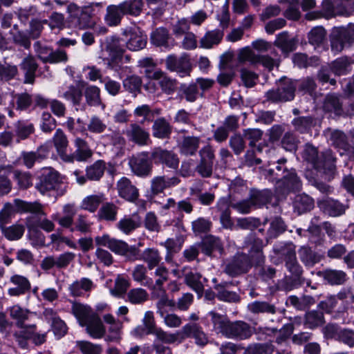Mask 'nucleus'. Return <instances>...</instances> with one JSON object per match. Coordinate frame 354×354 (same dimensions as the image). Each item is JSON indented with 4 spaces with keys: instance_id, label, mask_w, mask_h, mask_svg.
Instances as JSON below:
<instances>
[{
    "instance_id": "obj_1",
    "label": "nucleus",
    "mask_w": 354,
    "mask_h": 354,
    "mask_svg": "<svg viewBox=\"0 0 354 354\" xmlns=\"http://www.w3.org/2000/svg\"><path fill=\"white\" fill-rule=\"evenodd\" d=\"M263 241L249 234L244 241V248L248 250V255L238 253L229 261L225 268V272L235 277L247 272L253 265L261 266L265 261L263 254Z\"/></svg>"
},
{
    "instance_id": "obj_2",
    "label": "nucleus",
    "mask_w": 354,
    "mask_h": 354,
    "mask_svg": "<svg viewBox=\"0 0 354 354\" xmlns=\"http://www.w3.org/2000/svg\"><path fill=\"white\" fill-rule=\"evenodd\" d=\"M71 312L75 316L80 326L85 327L86 333L93 339H102L106 333L98 314L93 310L87 304L73 302Z\"/></svg>"
},
{
    "instance_id": "obj_3",
    "label": "nucleus",
    "mask_w": 354,
    "mask_h": 354,
    "mask_svg": "<svg viewBox=\"0 0 354 354\" xmlns=\"http://www.w3.org/2000/svg\"><path fill=\"white\" fill-rule=\"evenodd\" d=\"M285 162L284 159L278 160L275 169H270L268 171L276 181L275 192L279 198L290 191H299L301 188V182L295 170H287L283 166Z\"/></svg>"
},
{
    "instance_id": "obj_4",
    "label": "nucleus",
    "mask_w": 354,
    "mask_h": 354,
    "mask_svg": "<svg viewBox=\"0 0 354 354\" xmlns=\"http://www.w3.org/2000/svg\"><path fill=\"white\" fill-rule=\"evenodd\" d=\"M302 157L319 171L333 174L335 170V158L330 150H326L319 156L316 147L306 144Z\"/></svg>"
},
{
    "instance_id": "obj_5",
    "label": "nucleus",
    "mask_w": 354,
    "mask_h": 354,
    "mask_svg": "<svg viewBox=\"0 0 354 354\" xmlns=\"http://www.w3.org/2000/svg\"><path fill=\"white\" fill-rule=\"evenodd\" d=\"M9 313L10 317L16 320V325L20 329V335L24 339L30 337L33 333L36 331L37 326L35 324L26 322L31 321L32 318L35 316V313L23 308L19 305L12 306Z\"/></svg>"
},
{
    "instance_id": "obj_6",
    "label": "nucleus",
    "mask_w": 354,
    "mask_h": 354,
    "mask_svg": "<svg viewBox=\"0 0 354 354\" xmlns=\"http://www.w3.org/2000/svg\"><path fill=\"white\" fill-rule=\"evenodd\" d=\"M62 185V178L59 174L51 167L44 168L39 177V182L35 188L42 195H51V193L57 191Z\"/></svg>"
},
{
    "instance_id": "obj_7",
    "label": "nucleus",
    "mask_w": 354,
    "mask_h": 354,
    "mask_svg": "<svg viewBox=\"0 0 354 354\" xmlns=\"http://www.w3.org/2000/svg\"><path fill=\"white\" fill-rule=\"evenodd\" d=\"M296 84L297 82H295L294 80L282 78L277 84V88L268 91L266 97L268 100L272 102L292 100L295 97Z\"/></svg>"
},
{
    "instance_id": "obj_8",
    "label": "nucleus",
    "mask_w": 354,
    "mask_h": 354,
    "mask_svg": "<svg viewBox=\"0 0 354 354\" xmlns=\"http://www.w3.org/2000/svg\"><path fill=\"white\" fill-rule=\"evenodd\" d=\"M103 8L104 3L102 2L92 3L83 8H80L75 3H71L68 6V10L71 13H80L78 26L80 28H86L91 24L89 19L100 15L103 11Z\"/></svg>"
},
{
    "instance_id": "obj_9",
    "label": "nucleus",
    "mask_w": 354,
    "mask_h": 354,
    "mask_svg": "<svg viewBox=\"0 0 354 354\" xmlns=\"http://www.w3.org/2000/svg\"><path fill=\"white\" fill-rule=\"evenodd\" d=\"M126 41L123 38L116 36L109 37L106 40L105 50L109 57L104 59L107 61L109 66L115 68L121 61L125 51Z\"/></svg>"
},
{
    "instance_id": "obj_10",
    "label": "nucleus",
    "mask_w": 354,
    "mask_h": 354,
    "mask_svg": "<svg viewBox=\"0 0 354 354\" xmlns=\"http://www.w3.org/2000/svg\"><path fill=\"white\" fill-rule=\"evenodd\" d=\"M132 172L138 176L145 177L150 175L152 163L148 152H140L133 155L129 160Z\"/></svg>"
},
{
    "instance_id": "obj_11",
    "label": "nucleus",
    "mask_w": 354,
    "mask_h": 354,
    "mask_svg": "<svg viewBox=\"0 0 354 354\" xmlns=\"http://www.w3.org/2000/svg\"><path fill=\"white\" fill-rule=\"evenodd\" d=\"M354 41V25L346 28H339L333 31L331 39V48L335 52H340L346 44Z\"/></svg>"
},
{
    "instance_id": "obj_12",
    "label": "nucleus",
    "mask_w": 354,
    "mask_h": 354,
    "mask_svg": "<svg viewBox=\"0 0 354 354\" xmlns=\"http://www.w3.org/2000/svg\"><path fill=\"white\" fill-rule=\"evenodd\" d=\"M124 133L129 142L139 146H147L151 142L149 131L136 122L131 123L124 131Z\"/></svg>"
},
{
    "instance_id": "obj_13",
    "label": "nucleus",
    "mask_w": 354,
    "mask_h": 354,
    "mask_svg": "<svg viewBox=\"0 0 354 354\" xmlns=\"http://www.w3.org/2000/svg\"><path fill=\"white\" fill-rule=\"evenodd\" d=\"M122 35L125 37L126 47L130 50H139L146 46L147 35L138 28H127Z\"/></svg>"
},
{
    "instance_id": "obj_14",
    "label": "nucleus",
    "mask_w": 354,
    "mask_h": 354,
    "mask_svg": "<svg viewBox=\"0 0 354 354\" xmlns=\"http://www.w3.org/2000/svg\"><path fill=\"white\" fill-rule=\"evenodd\" d=\"M166 66L169 71L176 72L180 77L189 75L192 71L190 59L185 54L179 57L175 55L168 56L166 59Z\"/></svg>"
},
{
    "instance_id": "obj_15",
    "label": "nucleus",
    "mask_w": 354,
    "mask_h": 354,
    "mask_svg": "<svg viewBox=\"0 0 354 354\" xmlns=\"http://www.w3.org/2000/svg\"><path fill=\"white\" fill-rule=\"evenodd\" d=\"M74 145L75 147V151L71 154L65 156L64 162H73L75 160L84 162L86 161L92 156V150L90 149L88 144L86 140L80 138H76L74 140Z\"/></svg>"
},
{
    "instance_id": "obj_16",
    "label": "nucleus",
    "mask_w": 354,
    "mask_h": 354,
    "mask_svg": "<svg viewBox=\"0 0 354 354\" xmlns=\"http://www.w3.org/2000/svg\"><path fill=\"white\" fill-rule=\"evenodd\" d=\"M104 322L109 325L107 331L108 334L103 337H104L105 341L106 342H118L121 339L123 324L119 319L115 318V317L110 314L107 313L103 315Z\"/></svg>"
},
{
    "instance_id": "obj_17",
    "label": "nucleus",
    "mask_w": 354,
    "mask_h": 354,
    "mask_svg": "<svg viewBox=\"0 0 354 354\" xmlns=\"http://www.w3.org/2000/svg\"><path fill=\"white\" fill-rule=\"evenodd\" d=\"M252 335L250 326L243 321L230 322L225 336L227 338L246 339Z\"/></svg>"
},
{
    "instance_id": "obj_18",
    "label": "nucleus",
    "mask_w": 354,
    "mask_h": 354,
    "mask_svg": "<svg viewBox=\"0 0 354 354\" xmlns=\"http://www.w3.org/2000/svg\"><path fill=\"white\" fill-rule=\"evenodd\" d=\"M151 158L155 163L165 165L171 169H176L179 165L178 156L171 151L160 148L155 149L151 153Z\"/></svg>"
},
{
    "instance_id": "obj_19",
    "label": "nucleus",
    "mask_w": 354,
    "mask_h": 354,
    "mask_svg": "<svg viewBox=\"0 0 354 354\" xmlns=\"http://www.w3.org/2000/svg\"><path fill=\"white\" fill-rule=\"evenodd\" d=\"M183 337H193L195 344L198 346H204L208 343V337L197 324H185L181 329Z\"/></svg>"
},
{
    "instance_id": "obj_20",
    "label": "nucleus",
    "mask_w": 354,
    "mask_h": 354,
    "mask_svg": "<svg viewBox=\"0 0 354 354\" xmlns=\"http://www.w3.org/2000/svg\"><path fill=\"white\" fill-rule=\"evenodd\" d=\"M10 283L15 287L8 290V294L12 297H19L26 294L31 289V283L28 278L20 274H14L10 277Z\"/></svg>"
},
{
    "instance_id": "obj_21",
    "label": "nucleus",
    "mask_w": 354,
    "mask_h": 354,
    "mask_svg": "<svg viewBox=\"0 0 354 354\" xmlns=\"http://www.w3.org/2000/svg\"><path fill=\"white\" fill-rule=\"evenodd\" d=\"M116 187L119 196L128 201L133 202L139 196L138 189L126 177L120 178L118 181Z\"/></svg>"
},
{
    "instance_id": "obj_22",
    "label": "nucleus",
    "mask_w": 354,
    "mask_h": 354,
    "mask_svg": "<svg viewBox=\"0 0 354 354\" xmlns=\"http://www.w3.org/2000/svg\"><path fill=\"white\" fill-rule=\"evenodd\" d=\"M319 208L330 216H339L345 213L346 207L338 201L326 198L318 201Z\"/></svg>"
},
{
    "instance_id": "obj_23",
    "label": "nucleus",
    "mask_w": 354,
    "mask_h": 354,
    "mask_svg": "<svg viewBox=\"0 0 354 354\" xmlns=\"http://www.w3.org/2000/svg\"><path fill=\"white\" fill-rule=\"evenodd\" d=\"M297 42L296 39L291 37L287 31H283L276 36L274 45L279 48L285 56H288L296 49Z\"/></svg>"
},
{
    "instance_id": "obj_24",
    "label": "nucleus",
    "mask_w": 354,
    "mask_h": 354,
    "mask_svg": "<svg viewBox=\"0 0 354 354\" xmlns=\"http://www.w3.org/2000/svg\"><path fill=\"white\" fill-rule=\"evenodd\" d=\"M179 182V179L174 176L171 178L165 176H155L151 181V192L153 195H157L165 189L178 185Z\"/></svg>"
},
{
    "instance_id": "obj_25",
    "label": "nucleus",
    "mask_w": 354,
    "mask_h": 354,
    "mask_svg": "<svg viewBox=\"0 0 354 354\" xmlns=\"http://www.w3.org/2000/svg\"><path fill=\"white\" fill-rule=\"evenodd\" d=\"M230 203L227 197H222L218 199L216 208L220 212V221L222 226L226 229H232L234 225L231 218V212L230 209Z\"/></svg>"
},
{
    "instance_id": "obj_26",
    "label": "nucleus",
    "mask_w": 354,
    "mask_h": 354,
    "mask_svg": "<svg viewBox=\"0 0 354 354\" xmlns=\"http://www.w3.org/2000/svg\"><path fill=\"white\" fill-rule=\"evenodd\" d=\"M146 263L149 270L154 269L160 264L162 257L159 250L155 248H147L145 249L138 259Z\"/></svg>"
},
{
    "instance_id": "obj_27",
    "label": "nucleus",
    "mask_w": 354,
    "mask_h": 354,
    "mask_svg": "<svg viewBox=\"0 0 354 354\" xmlns=\"http://www.w3.org/2000/svg\"><path fill=\"white\" fill-rule=\"evenodd\" d=\"M14 205L17 212L24 213H32L39 216H46V213L44 212L43 205L37 202H27L19 198L14 200Z\"/></svg>"
},
{
    "instance_id": "obj_28",
    "label": "nucleus",
    "mask_w": 354,
    "mask_h": 354,
    "mask_svg": "<svg viewBox=\"0 0 354 354\" xmlns=\"http://www.w3.org/2000/svg\"><path fill=\"white\" fill-rule=\"evenodd\" d=\"M223 35V30L214 29L209 30L200 39V47L207 49L212 48L221 43Z\"/></svg>"
},
{
    "instance_id": "obj_29",
    "label": "nucleus",
    "mask_w": 354,
    "mask_h": 354,
    "mask_svg": "<svg viewBox=\"0 0 354 354\" xmlns=\"http://www.w3.org/2000/svg\"><path fill=\"white\" fill-rule=\"evenodd\" d=\"M298 254L300 261L308 268L313 267L322 260V256L308 246H301L298 250Z\"/></svg>"
},
{
    "instance_id": "obj_30",
    "label": "nucleus",
    "mask_w": 354,
    "mask_h": 354,
    "mask_svg": "<svg viewBox=\"0 0 354 354\" xmlns=\"http://www.w3.org/2000/svg\"><path fill=\"white\" fill-rule=\"evenodd\" d=\"M125 15L121 3L118 5H110L106 8L104 20L108 26H116L120 24L122 18Z\"/></svg>"
},
{
    "instance_id": "obj_31",
    "label": "nucleus",
    "mask_w": 354,
    "mask_h": 354,
    "mask_svg": "<svg viewBox=\"0 0 354 354\" xmlns=\"http://www.w3.org/2000/svg\"><path fill=\"white\" fill-rule=\"evenodd\" d=\"M152 133L157 138H167L171 133V126L165 118H158L152 125Z\"/></svg>"
},
{
    "instance_id": "obj_32",
    "label": "nucleus",
    "mask_w": 354,
    "mask_h": 354,
    "mask_svg": "<svg viewBox=\"0 0 354 354\" xmlns=\"http://www.w3.org/2000/svg\"><path fill=\"white\" fill-rule=\"evenodd\" d=\"M141 225V218L138 214L124 216L118 223V228L126 234H129Z\"/></svg>"
},
{
    "instance_id": "obj_33",
    "label": "nucleus",
    "mask_w": 354,
    "mask_h": 354,
    "mask_svg": "<svg viewBox=\"0 0 354 354\" xmlns=\"http://www.w3.org/2000/svg\"><path fill=\"white\" fill-rule=\"evenodd\" d=\"M249 198L253 207H261L271 201L272 193L268 189H252Z\"/></svg>"
},
{
    "instance_id": "obj_34",
    "label": "nucleus",
    "mask_w": 354,
    "mask_h": 354,
    "mask_svg": "<svg viewBox=\"0 0 354 354\" xmlns=\"http://www.w3.org/2000/svg\"><path fill=\"white\" fill-rule=\"evenodd\" d=\"M147 269L145 266L138 264L133 268L131 275L136 282L149 288L153 286V279L147 276Z\"/></svg>"
},
{
    "instance_id": "obj_35",
    "label": "nucleus",
    "mask_w": 354,
    "mask_h": 354,
    "mask_svg": "<svg viewBox=\"0 0 354 354\" xmlns=\"http://www.w3.org/2000/svg\"><path fill=\"white\" fill-rule=\"evenodd\" d=\"M150 77L158 81V84L164 92L170 94L175 91L176 81L167 77L162 71H155Z\"/></svg>"
},
{
    "instance_id": "obj_36",
    "label": "nucleus",
    "mask_w": 354,
    "mask_h": 354,
    "mask_svg": "<svg viewBox=\"0 0 354 354\" xmlns=\"http://www.w3.org/2000/svg\"><path fill=\"white\" fill-rule=\"evenodd\" d=\"M200 138L195 136H185L179 145L180 151L185 156H192L199 148Z\"/></svg>"
},
{
    "instance_id": "obj_37",
    "label": "nucleus",
    "mask_w": 354,
    "mask_h": 354,
    "mask_svg": "<svg viewBox=\"0 0 354 354\" xmlns=\"http://www.w3.org/2000/svg\"><path fill=\"white\" fill-rule=\"evenodd\" d=\"M318 274L330 285H341L346 280V274L342 270L328 269Z\"/></svg>"
},
{
    "instance_id": "obj_38",
    "label": "nucleus",
    "mask_w": 354,
    "mask_h": 354,
    "mask_svg": "<svg viewBox=\"0 0 354 354\" xmlns=\"http://www.w3.org/2000/svg\"><path fill=\"white\" fill-rule=\"evenodd\" d=\"M329 139L335 147L344 151L354 152V148L347 142V138L343 132L334 130L330 133Z\"/></svg>"
},
{
    "instance_id": "obj_39",
    "label": "nucleus",
    "mask_w": 354,
    "mask_h": 354,
    "mask_svg": "<svg viewBox=\"0 0 354 354\" xmlns=\"http://www.w3.org/2000/svg\"><path fill=\"white\" fill-rule=\"evenodd\" d=\"M104 201L105 197L103 193L88 195L82 200L81 208L93 213Z\"/></svg>"
},
{
    "instance_id": "obj_40",
    "label": "nucleus",
    "mask_w": 354,
    "mask_h": 354,
    "mask_svg": "<svg viewBox=\"0 0 354 354\" xmlns=\"http://www.w3.org/2000/svg\"><path fill=\"white\" fill-rule=\"evenodd\" d=\"M293 206L298 214H301L311 210L314 207V201L306 194H300L295 196Z\"/></svg>"
},
{
    "instance_id": "obj_41",
    "label": "nucleus",
    "mask_w": 354,
    "mask_h": 354,
    "mask_svg": "<svg viewBox=\"0 0 354 354\" xmlns=\"http://www.w3.org/2000/svg\"><path fill=\"white\" fill-rule=\"evenodd\" d=\"M207 316L210 317L211 322L214 326V329L218 333L225 336V331H227L230 322L227 317L214 311L208 313Z\"/></svg>"
},
{
    "instance_id": "obj_42",
    "label": "nucleus",
    "mask_w": 354,
    "mask_h": 354,
    "mask_svg": "<svg viewBox=\"0 0 354 354\" xmlns=\"http://www.w3.org/2000/svg\"><path fill=\"white\" fill-rule=\"evenodd\" d=\"M53 143L56 148L57 152L63 161H65V156H67L66 148L68 141L66 136L60 129H57L53 138Z\"/></svg>"
},
{
    "instance_id": "obj_43",
    "label": "nucleus",
    "mask_w": 354,
    "mask_h": 354,
    "mask_svg": "<svg viewBox=\"0 0 354 354\" xmlns=\"http://www.w3.org/2000/svg\"><path fill=\"white\" fill-rule=\"evenodd\" d=\"M93 287L92 281L88 278H82L74 281L69 286V291L73 297L82 296L84 292L90 291Z\"/></svg>"
},
{
    "instance_id": "obj_44",
    "label": "nucleus",
    "mask_w": 354,
    "mask_h": 354,
    "mask_svg": "<svg viewBox=\"0 0 354 354\" xmlns=\"http://www.w3.org/2000/svg\"><path fill=\"white\" fill-rule=\"evenodd\" d=\"M169 270L161 263L155 268L153 272V277H155V282L153 281V286L149 287L151 290H161L163 284L169 279Z\"/></svg>"
},
{
    "instance_id": "obj_45",
    "label": "nucleus",
    "mask_w": 354,
    "mask_h": 354,
    "mask_svg": "<svg viewBox=\"0 0 354 354\" xmlns=\"http://www.w3.org/2000/svg\"><path fill=\"white\" fill-rule=\"evenodd\" d=\"M21 68L25 71V83L32 84L35 73L37 68L35 59L32 56L25 57L21 64Z\"/></svg>"
},
{
    "instance_id": "obj_46",
    "label": "nucleus",
    "mask_w": 354,
    "mask_h": 354,
    "mask_svg": "<svg viewBox=\"0 0 354 354\" xmlns=\"http://www.w3.org/2000/svg\"><path fill=\"white\" fill-rule=\"evenodd\" d=\"M142 324L145 326V328L142 326H138L134 330L135 334L138 336H141L144 334L149 335L150 334L149 331H153L155 328H157L153 313L152 311L149 310L145 313L144 317L142 319Z\"/></svg>"
},
{
    "instance_id": "obj_47",
    "label": "nucleus",
    "mask_w": 354,
    "mask_h": 354,
    "mask_svg": "<svg viewBox=\"0 0 354 354\" xmlns=\"http://www.w3.org/2000/svg\"><path fill=\"white\" fill-rule=\"evenodd\" d=\"M84 95L86 102L89 106H98L101 105L102 109H104L105 105L102 102L100 98V90L97 86H87L85 89Z\"/></svg>"
},
{
    "instance_id": "obj_48",
    "label": "nucleus",
    "mask_w": 354,
    "mask_h": 354,
    "mask_svg": "<svg viewBox=\"0 0 354 354\" xmlns=\"http://www.w3.org/2000/svg\"><path fill=\"white\" fill-rule=\"evenodd\" d=\"M130 286L131 283L129 279L123 274H118L115 279L114 287L110 290V292L113 296L122 297Z\"/></svg>"
},
{
    "instance_id": "obj_49",
    "label": "nucleus",
    "mask_w": 354,
    "mask_h": 354,
    "mask_svg": "<svg viewBox=\"0 0 354 354\" xmlns=\"http://www.w3.org/2000/svg\"><path fill=\"white\" fill-rule=\"evenodd\" d=\"M105 168L106 165L103 160L95 162L92 165L86 168V178L91 180H99L104 175Z\"/></svg>"
},
{
    "instance_id": "obj_50",
    "label": "nucleus",
    "mask_w": 354,
    "mask_h": 354,
    "mask_svg": "<svg viewBox=\"0 0 354 354\" xmlns=\"http://www.w3.org/2000/svg\"><path fill=\"white\" fill-rule=\"evenodd\" d=\"M292 124L295 129L301 133L308 132L315 124V120L311 116H301L292 120Z\"/></svg>"
},
{
    "instance_id": "obj_51",
    "label": "nucleus",
    "mask_w": 354,
    "mask_h": 354,
    "mask_svg": "<svg viewBox=\"0 0 354 354\" xmlns=\"http://www.w3.org/2000/svg\"><path fill=\"white\" fill-rule=\"evenodd\" d=\"M248 310L253 314L270 313L274 314L276 308L266 301H255L248 305Z\"/></svg>"
},
{
    "instance_id": "obj_52",
    "label": "nucleus",
    "mask_w": 354,
    "mask_h": 354,
    "mask_svg": "<svg viewBox=\"0 0 354 354\" xmlns=\"http://www.w3.org/2000/svg\"><path fill=\"white\" fill-rule=\"evenodd\" d=\"M274 346L271 343H253L245 348L244 354H272Z\"/></svg>"
},
{
    "instance_id": "obj_53",
    "label": "nucleus",
    "mask_w": 354,
    "mask_h": 354,
    "mask_svg": "<svg viewBox=\"0 0 354 354\" xmlns=\"http://www.w3.org/2000/svg\"><path fill=\"white\" fill-rule=\"evenodd\" d=\"M201 275L197 272H190L185 274V282L198 295H201L203 292L204 286L201 281Z\"/></svg>"
},
{
    "instance_id": "obj_54",
    "label": "nucleus",
    "mask_w": 354,
    "mask_h": 354,
    "mask_svg": "<svg viewBox=\"0 0 354 354\" xmlns=\"http://www.w3.org/2000/svg\"><path fill=\"white\" fill-rule=\"evenodd\" d=\"M285 266L288 272L295 278V282L303 283L304 278L302 277L303 268L298 263L297 258L292 260H286Z\"/></svg>"
},
{
    "instance_id": "obj_55",
    "label": "nucleus",
    "mask_w": 354,
    "mask_h": 354,
    "mask_svg": "<svg viewBox=\"0 0 354 354\" xmlns=\"http://www.w3.org/2000/svg\"><path fill=\"white\" fill-rule=\"evenodd\" d=\"M123 11L126 15L138 16L142 10V0H126L121 3Z\"/></svg>"
},
{
    "instance_id": "obj_56",
    "label": "nucleus",
    "mask_w": 354,
    "mask_h": 354,
    "mask_svg": "<svg viewBox=\"0 0 354 354\" xmlns=\"http://www.w3.org/2000/svg\"><path fill=\"white\" fill-rule=\"evenodd\" d=\"M288 301L290 305L300 310H304L315 303V299L309 295H304L301 297L292 295L289 297Z\"/></svg>"
},
{
    "instance_id": "obj_57",
    "label": "nucleus",
    "mask_w": 354,
    "mask_h": 354,
    "mask_svg": "<svg viewBox=\"0 0 354 354\" xmlns=\"http://www.w3.org/2000/svg\"><path fill=\"white\" fill-rule=\"evenodd\" d=\"M127 301L132 304H141L148 299L147 292L142 288L130 290L127 293Z\"/></svg>"
},
{
    "instance_id": "obj_58",
    "label": "nucleus",
    "mask_w": 354,
    "mask_h": 354,
    "mask_svg": "<svg viewBox=\"0 0 354 354\" xmlns=\"http://www.w3.org/2000/svg\"><path fill=\"white\" fill-rule=\"evenodd\" d=\"M150 334L156 336V342L161 344H172L178 339V334L169 333L161 328L157 327L153 331H149Z\"/></svg>"
},
{
    "instance_id": "obj_59",
    "label": "nucleus",
    "mask_w": 354,
    "mask_h": 354,
    "mask_svg": "<svg viewBox=\"0 0 354 354\" xmlns=\"http://www.w3.org/2000/svg\"><path fill=\"white\" fill-rule=\"evenodd\" d=\"M13 174L14 179L17 181L19 189H26L32 186V177L29 172L15 170Z\"/></svg>"
},
{
    "instance_id": "obj_60",
    "label": "nucleus",
    "mask_w": 354,
    "mask_h": 354,
    "mask_svg": "<svg viewBox=\"0 0 354 354\" xmlns=\"http://www.w3.org/2000/svg\"><path fill=\"white\" fill-rule=\"evenodd\" d=\"M184 97L187 102H194L200 96V91L195 83L182 84L180 87Z\"/></svg>"
},
{
    "instance_id": "obj_61",
    "label": "nucleus",
    "mask_w": 354,
    "mask_h": 354,
    "mask_svg": "<svg viewBox=\"0 0 354 354\" xmlns=\"http://www.w3.org/2000/svg\"><path fill=\"white\" fill-rule=\"evenodd\" d=\"M169 32L164 28H157L151 35V42L156 46H167Z\"/></svg>"
},
{
    "instance_id": "obj_62",
    "label": "nucleus",
    "mask_w": 354,
    "mask_h": 354,
    "mask_svg": "<svg viewBox=\"0 0 354 354\" xmlns=\"http://www.w3.org/2000/svg\"><path fill=\"white\" fill-rule=\"evenodd\" d=\"M324 323V315L321 312L312 310L306 314L305 325L313 329Z\"/></svg>"
},
{
    "instance_id": "obj_63",
    "label": "nucleus",
    "mask_w": 354,
    "mask_h": 354,
    "mask_svg": "<svg viewBox=\"0 0 354 354\" xmlns=\"http://www.w3.org/2000/svg\"><path fill=\"white\" fill-rule=\"evenodd\" d=\"M118 208L111 203L104 204L98 212V216L100 218L106 221H115L116 219Z\"/></svg>"
},
{
    "instance_id": "obj_64",
    "label": "nucleus",
    "mask_w": 354,
    "mask_h": 354,
    "mask_svg": "<svg viewBox=\"0 0 354 354\" xmlns=\"http://www.w3.org/2000/svg\"><path fill=\"white\" fill-rule=\"evenodd\" d=\"M77 346L82 354H101L102 351L101 345L88 341H77Z\"/></svg>"
}]
</instances>
